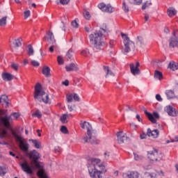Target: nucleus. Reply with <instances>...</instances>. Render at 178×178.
Here are the masks:
<instances>
[{"label":"nucleus","instance_id":"1","mask_svg":"<svg viewBox=\"0 0 178 178\" xmlns=\"http://www.w3.org/2000/svg\"><path fill=\"white\" fill-rule=\"evenodd\" d=\"M111 31L108 28L100 29L99 31H95L93 33L89 35L90 44L93 45V49L97 51H101L106 47L105 43V38L109 35Z\"/></svg>","mask_w":178,"mask_h":178},{"label":"nucleus","instance_id":"2","mask_svg":"<svg viewBox=\"0 0 178 178\" xmlns=\"http://www.w3.org/2000/svg\"><path fill=\"white\" fill-rule=\"evenodd\" d=\"M91 163L88 165L89 175L91 178H102V173H106L105 165L99 159H91Z\"/></svg>","mask_w":178,"mask_h":178},{"label":"nucleus","instance_id":"3","mask_svg":"<svg viewBox=\"0 0 178 178\" xmlns=\"http://www.w3.org/2000/svg\"><path fill=\"white\" fill-rule=\"evenodd\" d=\"M81 127L83 129L87 130V136L83 137V140L85 143H90V144H98V140H97L96 137L92 136V127L90 124V122H81Z\"/></svg>","mask_w":178,"mask_h":178},{"label":"nucleus","instance_id":"4","mask_svg":"<svg viewBox=\"0 0 178 178\" xmlns=\"http://www.w3.org/2000/svg\"><path fill=\"white\" fill-rule=\"evenodd\" d=\"M11 134L13 137H14L15 141L19 143L20 149H22V151H23L24 152H29L30 145H29V143H27L26 139L22 137V135H20V131L12 130Z\"/></svg>","mask_w":178,"mask_h":178},{"label":"nucleus","instance_id":"5","mask_svg":"<svg viewBox=\"0 0 178 178\" xmlns=\"http://www.w3.org/2000/svg\"><path fill=\"white\" fill-rule=\"evenodd\" d=\"M34 98L38 99L39 102H41L42 100L44 104L49 103V96L42 90L41 83H37L35 86Z\"/></svg>","mask_w":178,"mask_h":178},{"label":"nucleus","instance_id":"6","mask_svg":"<svg viewBox=\"0 0 178 178\" xmlns=\"http://www.w3.org/2000/svg\"><path fill=\"white\" fill-rule=\"evenodd\" d=\"M6 112H8V110L0 111L1 115H3V117L0 118V122L1 123V124H3V126L6 127V129H10V120H12V116H8Z\"/></svg>","mask_w":178,"mask_h":178},{"label":"nucleus","instance_id":"7","mask_svg":"<svg viewBox=\"0 0 178 178\" xmlns=\"http://www.w3.org/2000/svg\"><path fill=\"white\" fill-rule=\"evenodd\" d=\"M121 37L124 40V54H127L131 51V48H134V42L130 40V38L127 37V35L121 33Z\"/></svg>","mask_w":178,"mask_h":178},{"label":"nucleus","instance_id":"8","mask_svg":"<svg viewBox=\"0 0 178 178\" xmlns=\"http://www.w3.org/2000/svg\"><path fill=\"white\" fill-rule=\"evenodd\" d=\"M147 158L153 162H157V161L162 160L163 154L158 153V149H153V150L147 152Z\"/></svg>","mask_w":178,"mask_h":178},{"label":"nucleus","instance_id":"9","mask_svg":"<svg viewBox=\"0 0 178 178\" xmlns=\"http://www.w3.org/2000/svg\"><path fill=\"white\" fill-rule=\"evenodd\" d=\"M19 166H21L22 170L23 172H25V173H27L28 175H31L33 173V167L27 161L19 162Z\"/></svg>","mask_w":178,"mask_h":178},{"label":"nucleus","instance_id":"10","mask_svg":"<svg viewBox=\"0 0 178 178\" xmlns=\"http://www.w3.org/2000/svg\"><path fill=\"white\" fill-rule=\"evenodd\" d=\"M29 156L30 159H33L36 168H38L40 164L38 163V160L40 159V153L35 149H33L29 153Z\"/></svg>","mask_w":178,"mask_h":178},{"label":"nucleus","instance_id":"11","mask_svg":"<svg viewBox=\"0 0 178 178\" xmlns=\"http://www.w3.org/2000/svg\"><path fill=\"white\" fill-rule=\"evenodd\" d=\"M144 112L147 118L152 123H156V120L159 119V113L156 112H154L152 114L151 113H148L146 110H145Z\"/></svg>","mask_w":178,"mask_h":178},{"label":"nucleus","instance_id":"12","mask_svg":"<svg viewBox=\"0 0 178 178\" xmlns=\"http://www.w3.org/2000/svg\"><path fill=\"white\" fill-rule=\"evenodd\" d=\"M131 73L134 76H137V74H140L141 73V71L140 70V63L138 61L136 62V65H134V63H131L129 65Z\"/></svg>","mask_w":178,"mask_h":178},{"label":"nucleus","instance_id":"13","mask_svg":"<svg viewBox=\"0 0 178 178\" xmlns=\"http://www.w3.org/2000/svg\"><path fill=\"white\" fill-rule=\"evenodd\" d=\"M98 8L102 10V12H107L108 13H112L113 12V8L111 4H108L107 6L105 3H102L98 5Z\"/></svg>","mask_w":178,"mask_h":178},{"label":"nucleus","instance_id":"14","mask_svg":"<svg viewBox=\"0 0 178 178\" xmlns=\"http://www.w3.org/2000/svg\"><path fill=\"white\" fill-rule=\"evenodd\" d=\"M165 109L169 116H172V118H175L178 115L177 110L173 108V106H167Z\"/></svg>","mask_w":178,"mask_h":178},{"label":"nucleus","instance_id":"15","mask_svg":"<svg viewBox=\"0 0 178 178\" xmlns=\"http://www.w3.org/2000/svg\"><path fill=\"white\" fill-rule=\"evenodd\" d=\"M116 136L119 144H123V143L127 140V136H126V134H123V131L118 132Z\"/></svg>","mask_w":178,"mask_h":178},{"label":"nucleus","instance_id":"16","mask_svg":"<svg viewBox=\"0 0 178 178\" xmlns=\"http://www.w3.org/2000/svg\"><path fill=\"white\" fill-rule=\"evenodd\" d=\"M147 134L149 137H152L153 138H158L159 137V130L154 129L151 130V129H148L147 131Z\"/></svg>","mask_w":178,"mask_h":178},{"label":"nucleus","instance_id":"17","mask_svg":"<svg viewBox=\"0 0 178 178\" xmlns=\"http://www.w3.org/2000/svg\"><path fill=\"white\" fill-rule=\"evenodd\" d=\"M0 104L5 105V108H9V98L6 95H3L0 97Z\"/></svg>","mask_w":178,"mask_h":178},{"label":"nucleus","instance_id":"18","mask_svg":"<svg viewBox=\"0 0 178 178\" xmlns=\"http://www.w3.org/2000/svg\"><path fill=\"white\" fill-rule=\"evenodd\" d=\"M1 77L4 81H11V80H13V79H15L14 75L8 72H3L1 74Z\"/></svg>","mask_w":178,"mask_h":178},{"label":"nucleus","instance_id":"19","mask_svg":"<svg viewBox=\"0 0 178 178\" xmlns=\"http://www.w3.org/2000/svg\"><path fill=\"white\" fill-rule=\"evenodd\" d=\"M48 36H44V41H48V42H50L51 44H54L55 42V37L54 36V33L51 31H49L47 33Z\"/></svg>","mask_w":178,"mask_h":178},{"label":"nucleus","instance_id":"20","mask_svg":"<svg viewBox=\"0 0 178 178\" xmlns=\"http://www.w3.org/2000/svg\"><path fill=\"white\" fill-rule=\"evenodd\" d=\"M65 70L67 72H73L79 70V67H77V65L71 63L70 65L65 66Z\"/></svg>","mask_w":178,"mask_h":178},{"label":"nucleus","instance_id":"21","mask_svg":"<svg viewBox=\"0 0 178 178\" xmlns=\"http://www.w3.org/2000/svg\"><path fill=\"white\" fill-rule=\"evenodd\" d=\"M42 74L45 76V77H51V68L48 66H44L42 70Z\"/></svg>","mask_w":178,"mask_h":178},{"label":"nucleus","instance_id":"22","mask_svg":"<svg viewBox=\"0 0 178 178\" xmlns=\"http://www.w3.org/2000/svg\"><path fill=\"white\" fill-rule=\"evenodd\" d=\"M168 67L171 69V70H173V72L178 70V63L175 61H171L168 65Z\"/></svg>","mask_w":178,"mask_h":178},{"label":"nucleus","instance_id":"23","mask_svg":"<svg viewBox=\"0 0 178 178\" xmlns=\"http://www.w3.org/2000/svg\"><path fill=\"white\" fill-rule=\"evenodd\" d=\"M103 67L106 73V77H109V76H115V74H113V72H112V71L109 70V67L104 66Z\"/></svg>","mask_w":178,"mask_h":178},{"label":"nucleus","instance_id":"24","mask_svg":"<svg viewBox=\"0 0 178 178\" xmlns=\"http://www.w3.org/2000/svg\"><path fill=\"white\" fill-rule=\"evenodd\" d=\"M165 95H167L168 99H172V98H175V91L172 90H168L165 91Z\"/></svg>","mask_w":178,"mask_h":178},{"label":"nucleus","instance_id":"25","mask_svg":"<svg viewBox=\"0 0 178 178\" xmlns=\"http://www.w3.org/2000/svg\"><path fill=\"white\" fill-rule=\"evenodd\" d=\"M137 42L136 44L138 47H143V45H145V42H144V38L143 36H138L137 37Z\"/></svg>","mask_w":178,"mask_h":178},{"label":"nucleus","instance_id":"26","mask_svg":"<svg viewBox=\"0 0 178 178\" xmlns=\"http://www.w3.org/2000/svg\"><path fill=\"white\" fill-rule=\"evenodd\" d=\"M154 79H158L159 80H162L163 79V74L161 71L155 70L154 71Z\"/></svg>","mask_w":178,"mask_h":178},{"label":"nucleus","instance_id":"27","mask_svg":"<svg viewBox=\"0 0 178 178\" xmlns=\"http://www.w3.org/2000/svg\"><path fill=\"white\" fill-rule=\"evenodd\" d=\"M29 141H31L35 148H37L38 149H40V148H41V143L40 141L34 139H30Z\"/></svg>","mask_w":178,"mask_h":178},{"label":"nucleus","instance_id":"28","mask_svg":"<svg viewBox=\"0 0 178 178\" xmlns=\"http://www.w3.org/2000/svg\"><path fill=\"white\" fill-rule=\"evenodd\" d=\"M73 55H74V51H73V49H69L66 54L67 60H69V59H72V58H73Z\"/></svg>","mask_w":178,"mask_h":178},{"label":"nucleus","instance_id":"29","mask_svg":"<svg viewBox=\"0 0 178 178\" xmlns=\"http://www.w3.org/2000/svg\"><path fill=\"white\" fill-rule=\"evenodd\" d=\"M27 54L29 56L34 55V49L31 44L28 45Z\"/></svg>","mask_w":178,"mask_h":178},{"label":"nucleus","instance_id":"30","mask_svg":"<svg viewBox=\"0 0 178 178\" xmlns=\"http://www.w3.org/2000/svg\"><path fill=\"white\" fill-rule=\"evenodd\" d=\"M168 13L169 17H172V16H175L176 13H177V11L175 8H170L168 10Z\"/></svg>","mask_w":178,"mask_h":178},{"label":"nucleus","instance_id":"31","mask_svg":"<svg viewBox=\"0 0 178 178\" xmlns=\"http://www.w3.org/2000/svg\"><path fill=\"white\" fill-rule=\"evenodd\" d=\"M129 3L132 5H141L143 0H127Z\"/></svg>","mask_w":178,"mask_h":178},{"label":"nucleus","instance_id":"32","mask_svg":"<svg viewBox=\"0 0 178 178\" xmlns=\"http://www.w3.org/2000/svg\"><path fill=\"white\" fill-rule=\"evenodd\" d=\"M32 116L41 119V118H42V114L40 110H36L35 112L32 114Z\"/></svg>","mask_w":178,"mask_h":178},{"label":"nucleus","instance_id":"33","mask_svg":"<svg viewBox=\"0 0 178 178\" xmlns=\"http://www.w3.org/2000/svg\"><path fill=\"white\" fill-rule=\"evenodd\" d=\"M6 19H8V17L6 16L3 17L1 19H0V26L1 27H5V26H6Z\"/></svg>","mask_w":178,"mask_h":178},{"label":"nucleus","instance_id":"34","mask_svg":"<svg viewBox=\"0 0 178 178\" xmlns=\"http://www.w3.org/2000/svg\"><path fill=\"white\" fill-rule=\"evenodd\" d=\"M13 44L15 45V47H22V38H19L15 40L13 42Z\"/></svg>","mask_w":178,"mask_h":178},{"label":"nucleus","instance_id":"35","mask_svg":"<svg viewBox=\"0 0 178 178\" xmlns=\"http://www.w3.org/2000/svg\"><path fill=\"white\" fill-rule=\"evenodd\" d=\"M10 116L12 118V120H10V122H12V120L19 119V118H20V114H19V113H13Z\"/></svg>","mask_w":178,"mask_h":178},{"label":"nucleus","instance_id":"36","mask_svg":"<svg viewBox=\"0 0 178 178\" xmlns=\"http://www.w3.org/2000/svg\"><path fill=\"white\" fill-rule=\"evenodd\" d=\"M67 102L70 103L73 102V93H68L66 95Z\"/></svg>","mask_w":178,"mask_h":178},{"label":"nucleus","instance_id":"37","mask_svg":"<svg viewBox=\"0 0 178 178\" xmlns=\"http://www.w3.org/2000/svg\"><path fill=\"white\" fill-rule=\"evenodd\" d=\"M122 9L125 13H129V6L126 3V1H123Z\"/></svg>","mask_w":178,"mask_h":178},{"label":"nucleus","instance_id":"38","mask_svg":"<svg viewBox=\"0 0 178 178\" xmlns=\"http://www.w3.org/2000/svg\"><path fill=\"white\" fill-rule=\"evenodd\" d=\"M67 118H69V114H63L60 117V120L62 123H66V119H67Z\"/></svg>","mask_w":178,"mask_h":178},{"label":"nucleus","instance_id":"39","mask_svg":"<svg viewBox=\"0 0 178 178\" xmlns=\"http://www.w3.org/2000/svg\"><path fill=\"white\" fill-rule=\"evenodd\" d=\"M144 178H155V174H151L149 172H145Z\"/></svg>","mask_w":178,"mask_h":178},{"label":"nucleus","instance_id":"40","mask_svg":"<svg viewBox=\"0 0 178 178\" xmlns=\"http://www.w3.org/2000/svg\"><path fill=\"white\" fill-rule=\"evenodd\" d=\"M6 134H8V131H6V130L5 129L2 130L1 131H0V138H5V137H6Z\"/></svg>","mask_w":178,"mask_h":178},{"label":"nucleus","instance_id":"41","mask_svg":"<svg viewBox=\"0 0 178 178\" xmlns=\"http://www.w3.org/2000/svg\"><path fill=\"white\" fill-rule=\"evenodd\" d=\"M123 178H131V171H128L122 174Z\"/></svg>","mask_w":178,"mask_h":178},{"label":"nucleus","instance_id":"42","mask_svg":"<svg viewBox=\"0 0 178 178\" xmlns=\"http://www.w3.org/2000/svg\"><path fill=\"white\" fill-rule=\"evenodd\" d=\"M151 5V1H147L142 6L143 10H145V9H147L149 6Z\"/></svg>","mask_w":178,"mask_h":178},{"label":"nucleus","instance_id":"43","mask_svg":"<svg viewBox=\"0 0 178 178\" xmlns=\"http://www.w3.org/2000/svg\"><path fill=\"white\" fill-rule=\"evenodd\" d=\"M83 16L86 20H90L91 15H90V12L88 11H84L83 12Z\"/></svg>","mask_w":178,"mask_h":178},{"label":"nucleus","instance_id":"44","mask_svg":"<svg viewBox=\"0 0 178 178\" xmlns=\"http://www.w3.org/2000/svg\"><path fill=\"white\" fill-rule=\"evenodd\" d=\"M73 99L76 102H80V97L76 93H72Z\"/></svg>","mask_w":178,"mask_h":178},{"label":"nucleus","instance_id":"45","mask_svg":"<svg viewBox=\"0 0 178 178\" xmlns=\"http://www.w3.org/2000/svg\"><path fill=\"white\" fill-rule=\"evenodd\" d=\"M60 131L61 133H63V134H67V133H69L67 128L65 126L61 127Z\"/></svg>","mask_w":178,"mask_h":178},{"label":"nucleus","instance_id":"46","mask_svg":"<svg viewBox=\"0 0 178 178\" xmlns=\"http://www.w3.org/2000/svg\"><path fill=\"white\" fill-rule=\"evenodd\" d=\"M140 177V174L136 171L131 172V178H138Z\"/></svg>","mask_w":178,"mask_h":178},{"label":"nucleus","instance_id":"47","mask_svg":"<svg viewBox=\"0 0 178 178\" xmlns=\"http://www.w3.org/2000/svg\"><path fill=\"white\" fill-rule=\"evenodd\" d=\"M135 161H143V156H139L138 154L134 153Z\"/></svg>","mask_w":178,"mask_h":178},{"label":"nucleus","instance_id":"48","mask_svg":"<svg viewBox=\"0 0 178 178\" xmlns=\"http://www.w3.org/2000/svg\"><path fill=\"white\" fill-rule=\"evenodd\" d=\"M57 62L58 65H63V57H62V56H58L57 58Z\"/></svg>","mask_w":178,"mask_h":178},{"label":"nucleus","instance_id":"49","mask_svg":"<svg viewBox=\"0 0 178 178\" xmlns=\"http://www.w3.org/2000/svg\"><path fill=\"white\" fill-rule=\"evenodd\" d=\"M31 64L32 65V66H34L35 67H38V66H40V63L34 60L31 61Z\"/></svg>","mask_w":178,"mask_h":178},{"label":"nucleus","instance_id":"50","mask_svg":"<svg viewBox=\"0 0 178 178\" xmlns=\"http://www.w3.org/2000/svg\"><path fill=\"white\" fill-rule=\"evenodd\" d=\"M4 175H6V169L0 167V176H3Z\"/></svg>","mask_w":178,"mask_h":178},{"label":"nucleus","instance_id":"51","mask_svg":"<svg viewBox=\"0 0 178 178\" xmlns=\"http://www.w3.org/2000/svg\"><path fill=\"white\" fill-rule=\"evenodd\" d=\"M11 67L14 70H15V72H17V70L19 69V65L13 63H12Z\"/></svg>","mask_w":178,"mask_h":178},{"label":"nucleus","instance_id":"52","mask_svg":"<svg viewBox=\"0 0 178 178\" xmlns=\"http://www.w3.org/2000/svg\"><path fill=\"white\" fill-rule=\"evenodd\" d=\"M24 19H28L29 17H30L31 12L30 10H26L24 12Z\"/></svg>","mask_w":178,"mask_h":178},{"label":"nucleus","instance_id":"53","mask_svg":"<svg viewBox=\"0 0 178 178\" xmlns=\"http://www.w3.org/2000/svg\"><path fill=\"white\" fill-rule=\"evenodd\" d=\"M72 26H74L75 29L79 27V24L77 23V19H75L71 23Z\"/></svg>","mask_w":178,"mask_h":178},{"label":"nucleus","instance_id":"54","mask_svg":"<svg viewBox=\"0 0 178 178\" xmlns=\"http://www.w3.org/2000/svg\"><path fill=\"white\" fill-rule=\"evenodd\" d=\"M69 2H70V0H60V3H61V5H67Z\"/></svg>","mask_w":178,"mask_h":178},{"label":"nucleus","instance_id":"55","mask_svg":"<svg viewBox=\"0 0 178 178\" xmlns=\"http://www.w3.org/2000/svg\"><path fill=\"white\" fill-rule=\"evenodd\" d=\"M81 54L83 56H87V55H88V49L83 50L82 51H81Z\"/></svg>","mask_w":178,"mask_h":178},{"label":"nucleus","instance_id":"56","mask_svg":"<svg viewBox=\"0 0 178 178\" xmlns=\"http://www.w3.org/2000/svg\"><path fill=\"white\" fill-rule=\"evenodd\" d=\"M173 38L178 39V30H175L173 32Z\"/></svg>","mask_w":178,"mask_h":178},{"label":"nucleus","instance_id":"57","mask_svg":"<svg viewBox=\"0 0 178 178\" xmlns=\"http://www.w3.org/2000/svg\"><path fill=\"white\" fill-rule=\"evenodd\" d=\"M156 99L157 100V101H159L160 102L162 101V97H161V95H159V94H157L156 95Z\"/></svg>","mask_w":178,"mask_h":178},{"label":"nucleus","instance_id":"58","mask_svg":"<svg viewBox=\"0 0 178 178\" xmlns=\"http://www.w3.org/2000/svg\"><path fill=\"white\" fill-rule=\"evenodd\" d=\"M109 156H110L109 152H104V158L106 159H109Z\"/></svg>","mask_w":178,"mask_h":178},{"label":"nucleus","instance_id":"59","mask_svg":"<svg viewBox=\"0 0 178 178\" xmlns=\"http://www.w3.org/2000/svg\"><path fill=\"white\" fill-rule=\"evenodd\" d=\"M177 141H178V136H175L174 138L171 139V143H176Z\"/></svg>","mask_w":178,"mask_h":178},{"label":"nucleus","instance_id":"60","mask_svg":"<svg viewBox=\"0 0 178 178\" xmlns=\"http://www.w3.org/2000/svg\"><path fill=\"white\" fill-rule=\"evenodd\" d=\"M147 136H148V134H141L140 135L141 140H144V139L147 138Z\"/></svg>","mask_w":178,"mask_h":178},{"label":"nucleus","instance_id":"61","mask_svg":"<svg viewBox=\"0 0 178 178\" xmlns=\"http://www.w3.org/2000/svg\"><path fill=\"white\" fill-rule=\"evenodd\" d=\"M149 19V15L145 14V22H148Z\"/></svg>","mask_w":178,"mask_h":178},{"label":"nucleus","instance_id":"62","mask_svg":"<svg viewBox=\"0 0 178 178\" xmlns=\"http://www.w3.org/2000/svg\"><path fill=\"white\" fill-rule=\"evenodd\" d=\"M54 48H55V45L50 46V47L49 48V51L51 53L54 52Z\"/></svg>","mask_w":178,"mask_h":178},{"label":"nucleus","instance_id":"63","mask_svg":"<svg viewBox=\"0 0 178 178\" xmlns=\"http://www.w3.org/2000/svg\"><path fill=\"white\" fill-rule=\"evenodd\" d=\"M63 86H65L66 87H67V86H69V81L68 80H65V81L63 82Z\"/></svg>","mask_w":178,"mask_h":178},{"label":"nucleus","instance_id":"64","mask_svg":"<svg viewBox=\"0 0 178 178\" xmlns=\"http://www.w3.org/2000/svg\"><path fill=\"white\" fill-rule=\"evenodd\" d=\"M113 42H115L114 40H110L109 42L110 48H113Z\"/></svg>","mask_w":178,"mask_h":178}]
</instances>
